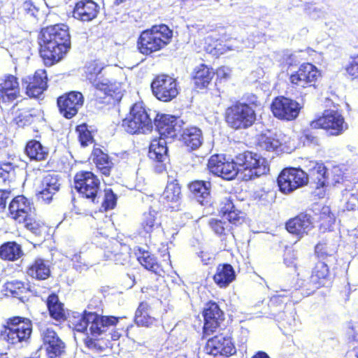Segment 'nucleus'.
Wrapping results in <instances>:
<instances>
[{"instance_id": "f257e3e1", "label": "nucleus", "mask_w": 358, "mask_h": 358, "mask_svg": "<svg viewBox=\"0 0 358 358\" xmlns=\"http://www.w3.org/2000/svg\"><path fill=\"white\" fill-rule=\"evenodd\" d=\"M119 317L113 315H103L95 311L85 310L73 316L71 321L73 329L80 333L89 334L83 338V343L88 350L101 352L108 347V340L103 336L108 329L115 326Z\"/></svg>"}, {"instance_id": "f03ea898", "label": "nucleus", "mask_w": 358, "mask_h": 358, "mask_svg": "<svg viewBox=\"0 0 358 358\" xmlns=\"http://www.w3.org/2000/svg\"><path fill=\"white\" fill-rule=\"evenodd\" d=\"M71 48L69 27L63 23L43 27L38 36V53L45 66L62 60Z\"/></svg>"}, {"instance_id": "7ed1b4c3", "label": "nucleus", "mask_w": 358, "mask_h": 358, "mask_svg": "<svg viewBox=\"0 0 358 358\" xmlns=\"http://www.w3.org/2000/svg\"><path fill=\"white\" fill-rule=\"evenodd\" d=\"M87 78L95 88L96 104L115 105L122 97L121 85L110 77L111 67L99 59L90 61L85 66Z\"/></svg>"}, {"instance_id": "20e7f679", "label": "nucleus", "mask_w": 358, "mask_h": 358, "mask_svg": "<svg viewBox=\"0 0 358 358\" xmlns=\"http://www.w3.org/2000/svg\"><path fill=\"white\" fill-rule=\"evenodd\" d=\"M261 106L258 96L255 94L245 95L229 105L224 112V120L227 127L234 131L247 130L257 121V108Z\"/></svg>"}, {"instance_id": "39448f33", "label": "nucleus", "mask_w": 358, "mask_h": 358, "mask_svg": "<svg viewBox=\"0 0 358 358\" xmlns=\"http://www.w3.org/2000/svg\"><path fill=\"white\" fill-rule=\"evenodd\" d=\"M173 36V31L167 24H154L141 31L136 40V49L140 54L151 57L166 48Z\"/></svg>"}, {"instance_id": "423d86ee", "label": "nucleus", "mask_w": 358, "mask_h": 358, "mask_svg": "<svg viewBox=\"0 0 358 358\" xmlns=\"http://www.w3.org/2000/svg\"><path fill=\"white\" fill-rule=\"evenodd\" d=\"M238 174L243 173V179L252 180L266 175L270 171V164L268 160L259 154L244 150L235 156Z\"/></svg>"}, {"instance_id": "0eeeda50", "label": "nucleus", "mask_w": 358, "mask_h": 358, "mask_svg": "<svg viewBox=\"0 0 358 358\" xmlns=\"http://www.w3.org/2000/svg\"><path fill=\"white\" fill-rule=\"evenodd\" d=\"M32 331L33 323L29 318L12 316L6 320L1 335L9 345L16 346L29 343Z\"/></svg>"}, {"instance_id": "6e6552de", "label": "nucleus", "mask_w": 358, "mask_h": 358, "mask_svg": "<svg viewBox=\"0 0 358 358\" xmlns=\"http://www.w3.org/2000/svg\"><path fill=\"white\" fill-rule=\"evenodd\" d=\"M73 186L81 198L94 204L100 203L102 195L101 180L92 171L81 170L76 172Z\"/></svg>"}, {"instance_id": "1a4fd4ad", "label": "nucleus", "mask_w": 358, "mask_h": 358, "mask_svg": "<svg viewBox=\"0 0 358 358\" xmlns=\"http://www.w3.org/2000/svg\"><path fill=\"white\" fill-rule=\"evenodd\" d=\"M122 127L129 134L145 133L152 128V120L142 102L134 103L122 120Z\"/></svg>"}, {"instance_id": "9d476101", "label": "nucleus", "mask_w": 358, "mask_h": 358, "mask_svg": "<svg viewBox=\"0 0 358 358\" xmlns=\"http://www.w3.org/2000/svg\"><path fill=\"white\" fill-rule=\"evenodd\" d=\"M321 77V71L315 65L310 62H303L299 66L297 70L289 74V81L296 90L315 89Z\"/></svg>"}, {"instance_id": "9b49d317", "label": "nucleus", "mask_w": 358, "mask_h": 358, "mask_svg": "<svg viewBox=\"0 0 358 358\" xmlns=\"http://www.w3.org/2000/svg\"><path fill=\"white\" fill-rule=\"evenodd\" d=\"M312 127L320 128L329 136H338L348 129V124L341 113L336 110H325L312 120Z\"/></svg>"}, {"instance_id": "f8f14e48", "label": "nucleus", "mask_w": 358, "mask_h": 358, "mask_svg": "<svg viewBox=\"0 0 358 358\" xmlns=\"http://www.w3.org/2000/svg\"><path fill=\"white\" fill-rule=\"evenodd\" d=\"M276 181L279 191L284 194H289L308 185L306 172L299 167L282 169Z\"/></svg>"}, {"instance_id": "ddd939ff", "label": "nucleus", "mask_w": 358, "mask_h": 358, "mask_svg": "<svg viewBox=\"0 0 358 358\" xmlns=\"http://www.w3.org/2000/svg\"><path fill=\"white\" fill-rule=\"evenodd\" d=\"M150 87L156 99L163 102H169L176 99L180 90L177 80L167 74L156 76Z\"/></svg>"}, {"instance_id": "4468645a", "label": "nucleus", "mask_w": 358, "mask_h": 358, "mask_svg": "<svg viewBox=\"0 0 358 358\" xmlns=\"http://www.w3.org/2000/svg\"><path fill=\"white\" fill-rule=\"evenodd\" d=\"M233 331L227 329L226 335L218 334L209 338L205 344L204 351L213 357H229L236 354V348L232 338Z\"/></svg>"}, {"instance_id": "2eb2a0df", "label": "nucleus", "mask_w": 358, "mask_h": 358, "mask_svg": "<svg viewBox=\"0 0 358 358\" xmlns=\"http://www.w3.org/2000/svg\"><path fill=\"white\" fill-rule=\"evenodd\" d=\"M301 109L302 106L297 101L285 96L275 97L271 103V110L273 116L283 121L296 120Z\"/></svg>"}, {"instance_id": "dca6fc26", "label": "nucleus", "mask_w": 358, "mask_h": 358, "mask_svg": "<svg viewBox=\"0 0 358 358\" xmlns=\"http://www.w3.org/2000/svg\"><path fill=\"white\" fill-rule=\"evenodd\" d=\"M85 102L83 94L76 90H71L61 94L57 98L59 113L64 118L71 120L75 117L83 108Z\"/></svg>"}, {"instance_id": "f3484780", "label": "nucleus", "mask_w": 358, "mask_h": 358, "mask_svg": "<svg viewBox=\"0 0 358 358\" xmlns=\"http://www.w3.org/2000/svg\"><path fill=\"white\" fill-rule=\"evenodd\" d=\"M203 318V336H210L221 329L225 320L224 311L213 300L207 301L201 312Z\"/></svg>"}, {"instance_id": "a211bd4d", "label": "nucleus", "mask_w": 358, "mask_h": 358, "mask_svg": "<svg viewBox=\"0 0 358 358\" xmlns=\"http://www.w3.org/2000/svg\"><path fill=\"white\" fill-rule=\"evenodd\" d=\"M207 166L210 173L224 180H234L238 176L235 157L229 159L224 155L215 154L209 158Z\"/></svg>"}, {"instance_id": "6ab92c4d", "label": "nucleus", "mask_w": 358, "mask_h": 358, "mask_svg": "<svg viewBox=\"0 0 358 358\" xmlns=\"http://www.w3.org/2000/svg\"><path fill=\"white\" fill-rule=\"evenodd\" d=\"M48 82L45 69H37L34 74L27 76L22 80L26 95L31 99L39 98L47 90Z\"/></svg>"}, {"instance_id": "aec40b11", "label": "nucleus", "mask_w": 358, "mask_h": 358, "mask_svg": "<svg viewBox=\"0 0 358 358\" xmlns=\"http://www.w3.org/2000/svg\"><path fill=\"white\" fill-rule=\"evenodd\" d=\"M154 123L159 137L158 138L172 141L175 140L181 131V125L176 116L161 114L155 118Z\"/></svg>"}, {"instance_id": "412c9836", "label": "nucleus", "mask_w": 358, "mask_h": 358, "mask_svg": "<svg viewBox=\"0 0 358 358\" xmlns=\"http://www.w3.org/2000/svg\"><path fill=\"white\" fill-rule=\"evenodd\" d=\"M137 251L138 252L136 253L137 260L145 269L158 275H162L171 268V262L169 255L162 260L157 261L154 255L148 250L138 248Z\"/></svg>"}, {"instance_id": "4be33fe9", "label": "nucleus", "mask_w": 358, "mask_h": 358, "mask_svg": "<svg viewBox=\"0 0 358 358\" xmlns=\"http://www.w3.org/2000/svg\"><path fill=\"white\" fill-rule=\"evenodd\" d=\"M313 228V217L306 211L299 213L285 222L286 230L298 239L307 236Z\"/></svg>"}, {"instance_id": "5701e85b", "label": "nucleus", "mask_w": 358, "mask_h": 358, "mask_svg": "<svg viewBox=\"0 0 358 358\" xmlns=\"http://www.w3.org/2000/svg\"><path fill=\"white\" fill-rule=\"evenodd\" d=\"M162 139L154 138L149 145L148 157L154 162V169L157 173L166 171V165L169 163V150L166 142Z\"/></svg>"}, {"instance_id": "b1692460", "label": "nucleus", "mask_w": 358, "mask_h": 358, "mask_svg": "<svg viewBox=\"0 0 358 358\" xmlns=\"http://www.w3.org/2000/svg\"><path fill=\"white\" fill-rule=\"evenodd\" d=\"M33 203L24 195H17L8 203L7 217L20 224L33 212Z\"/></svg>"}, {"instance_id": "393cba45", "label": "nucleus", "mask_w": 358, "mask_h": 358, "mask_svg": "<svg viewBox=\"0 0 358 358\" xmlns=\"http://www.w3.org/2000/svg\"><path fill=\"white\" fill-rule=\"evenodd\" d=\"M43 344L48 358H61L65 352V344L52 328H46L41 332Z\"/></svg>"}, {"instance_id": "a878e982", "label": "nucleus", "mask_w": 358, "mask_h": 358, "mask_svg": "<svg viewBox=\"0 0 358 358\" xmlns=\"http://www.w3.org/2000/svg\"><path fill=\"white\" fill-rule=\"evenodd\" d=\"M100 7L94 0H78L72 10L73 17L82 22H90L95 20L99 13Z\"/></svg>"}, {"instance_id": "bb28decb", "label": "nucleus", "mask_w": 358, "mask_h": 358, "mask_svg": "<svg viewBox=\"0 0 358 358\" xmlns=\"http://www.w3.org/2000/svg\"><path fill=\"white\" fill-rule=\"evenodd\" d=\"M308 283L313 289L331 287L333 278L329 266L322 261L317 262L312 268Z\"/></svg>"}, {"instance_id": "cd10ccee", "label": "nucleus", "mask_w": 358, "mask_h": 358, "mask_svg": "<svg viewBox=\"0 0 358 358\" xmlns=\"http://www.w3.org/2000/svg\"><path fill=\"white\" fill-rule=\"evenodd\" d=\"M22 96L18 78L12 74H6L0 79V99L4 103H11Z\"/></svg>"}, {"instance_id": "c85d7f7f", "label": "nucleus", "mask_w": 358, "mask_h": 358, "mask_svg": "<svg viewBox=\"0 0 358 358\" xmlns=\"http://www.w3.org/2000/svg\"><path fill=\"white\" fill-rule=\"evenodd\" d=\"M215 71L211 66L200 64L194 68L191 74V80L196 90H206L211 84Z\"/></svg>"}, {"instance_id": "c756f323", "label": "nucleus", "mask_w": 358, "mask_h": 358, "mask_svg": "<svg viewBox=\"0 0 358 358\" xmlns=\"http://www.w3.org/2000/svg\"><path fill=\"white\" fill-rule=\"evenodd\" d=\"M181 186L177 180L167 183L161 199L164 204L172 210H178L182 201Z\"/></svg>"}, {"instance_id": "7c9ffc66", "label": "nucleus", "mask_w": 358, "mask_h": 358, "mask_svg": "<svg viewBox=\"0 0 358 358\" xmlns=\"http://www.w3.org/2000/svg\"><path fill=\"white\" fill-rule=\"evenodd\" d=\"M25 273L31 280H46L51 275L50 266L45 259L36 257L27 265Z\"/></svg>"}, {"instance_id": "2f4dec72", "label": "nucleus", "mask_w": 358, "mask_h": 358, "mask_svg": "<svg viewBox=\"0 0 358 358\" xmlns=\"http://www.w3.org/2000/svg\"><path fill=\"white\" fill-rule=\"evenodd\" d=\"M179 140L190 150H195L203 143V132L196 126H189L179 133Z\"/></svg>"}, {"instance_id": "473e14b6", "label": "nucleus", "mask_w": 358, "mask_h": 358, "mask_svg": "<svg viewBox=\"0 0 358 358\" xmlns=\"http://www.w3.org/2000/svg\"><path fill=\"white\" fill-rule=\"evenodd\" d=\"M30 292L29 284L20 280H8L3 285L4 296L15 298L21 302H24L27 300V294Z\"/></svg>"}, {"instance_id": "72a5a7b5", "label": "nucleus", "mask_w": 358, "mask_h": 358, "mask_svg": "<svg viewBox=\"0 0 358 358\" xmlns=\"http://www.w3.org/2000/svg\"><path fill=\"white\" fill-rule=\"evenodd\" d=\"M45 304L51 319L59 323L67 320V310L56 293L52 292L48 296Z\"/></svg>"}, {"instance_id": "f704fd0d", "label": "nucleus", "mask_w": 358, "mask_h": 358, "mask_svg": "<svg viewBox=\"0 0 358 358\" xmlns=\"http://www.w3.org/2000/svg\"><path fill=\"white\" fill-rule=\"evenodd\" d=\"M59 188L60 184L57 176L48 174L43 177L41 181V190L38 194V199L49 203Z\"/></svg>"}, {"instance_id": "c9c22d12", "label": "nucleus", "mask_w": 358, "mask_h": 358, "mask_svg": "<svg viewBox=\"0 0 358 358\" xmlns=\"http://www.w3.org/2000/svg\"><path fill=\"white\" fill-rule=\"evenodd\" d=\"M327 168L322 162H315L313 166L306 173L308 182L309 179L316 189H324L328 185Z\"/></svg>"}, {"instance_id": "e433bc0d", "label": "nucleus", "mask_w": 358, "mask_h": 358, "mask_svg": "<svg viewBox=\"0 0 358 358\" xmlns=\"http://www.w3.org/2000/svg\"><path fill=\"white\" fill-rule=\"evenodd\" d=\"M187 187L193 197L201 205L209 203L211 189L209 181L195 180L191 181Z\"/></svg>"}, {"instance_id": "4c0bfd02", "label": "nucleus", "mask_w": 358, "mask_h": 358, "mask_svg": "<svg viewBox=\"0 0 358 358\" xmlns=\"http://www.w3.org/2000/svg\"><path fill=\"white\" fill-rule=\"evenodd\" d=\"M213 279L219 288H226L236 279L235 270L230 264H220L216 268Z\"/></svg>"}, {"instance_id": "58836bf2", "label": "nucleus", "mask_w": 358, "mask_h": 358, "mask_svg": "<svg viewBox=\"0 0 358 358\" xmlns=\"http://www.w3.org/2000/svg\"><path fill=\"white\" fill-rule=\"evenodd\" d=\"M157 214V212L154 210L143 213L140 222V234L150 237L155 230L161 227V221Z\"/></svg>"}, {"instance_id": "ea45409f", "label": "nucleus", "mask_w": 358, "mask_h": 358, "mask_svg": "<svg viewBox=\"0 0 358 358\" xmlns=\"http://www.w3.org/2000/svg\"><path fill=\"white\" fill-rule=\"evenodd\" d=\"M93 163L99 173L104 176H109L114 167L112 159L101 148H94L92 152Z\"/></svg>"}, {"instance_id": "a19ab883", "label": "nucleus", "mask_w": 358, "mask_h": 358, "mask_svg": "<svg viewBox=\"0 0 358 358\" xmlns=\"http://www.w3.org/2000/svg\"><path fill=\"white\" fill-rule=\"evenodd\" d=\"M24 152L31 161L41 162L48 159L49 150L35 139L28 141L25 145Z\"/></svg>"}, {"instance_id": "79ce46f5", "label": "nucleus", "mask_w": 358, "mask_h": 358, "mask_svg": "<svg viewBox=\"0 0 358 358\" xmlns=\"http://www.w3.org/2000/svg\"><path fill=\"white\" fill-rule=\"evenodd\" d=\"M220 213L227 216V222L233 225H239L244 222V213L238 210L230 199H225L221 203Z\"/></svg>"}, {"instance_id": "37998d69", "label": "nucleus", "mask_w": 358, "mask_h": 358, "mask_svg": "<svg viewBox=\"0 0 358 358\" xmlns=\"http://www.w3.org/2000/svg\"><path fill=\"white\" fill-rule=\"evenodd\" d=\"M24 255L20 244L16 241H7L0 245V258L8 262H15Z\"/></svg>"}, {"instance_id": "c03bdc74", "label": "nucleus", "mask_w": 358, "mask_h": 358, "mask_svg": "<svg viewBox=\"0 0 358 358\" xmlns=\"http://www.w3.org/2000/svg\"><path fill=\"white\" fill-rule=\"evenodd\" d=\"M38 120L37 110L33 108H22L17 110L13 122L17 127L24 128L34 124Z\"/></svg>"}, {"instance_id": "a18cd8bd", "label": "nucleus", "mask_w": 358, "mask_h": 358, "mask_svg": "<svg viewBox=\"0 0 358 358\" xmlns=\"http://www.w3.org/2000/svg\"><path fill=\"white\" fill-rule=\"evenodd\" d=\"M336 217L330 207L323 206L319 212L317 218L318 229L321 233L330 232L336 225Z\"/></svg>"}, {"instance_id": "49530a36", "label": "nucleus", "mask_w": 358, "mask_h": 358, "mask_svg": "<svg viewBox=\"0 0 358 358\" xmlns=\"http://www.w3.org/2000/svg\"><path fill=\"white\" fill-rule=\"evenodd\" d=\"M151 307L146 301H142L139 303L134 316V321L138 326L150 327L152 326L156 319L150 314Z\"/></svg>"}, {"instance_id": "de8ad7c7", "label": "nucleus", "mask_w": 358, "mask_h": 358, "mask_svg": "<svg viewBox=\"0 0 358 358\" xmlns=\"http://www.w3.org/2000/svg\"><path fill=\"white\" fill-rule=\"evenodd\" d=\"M281 145L280 140L270 132L261 133L257 137V146L262 150L276 151Z\"/></svg>"}, {"instance_id": "09e8293b", "label": "nucleus", "mask_w": 358, "mask_h": 358, "mask_svg": "<svg viewBox=\"0 0 358 358\" xmlns=\"http://www.w3.org/2000/svg\"><path fill=\"white\" fill-rule=\"evenodd\" d=\"M206 43L205 50L206 52L215 57H219L229 50V48L220 39L208 38Z\"/></svg>"}, {"instance_id": "8fccbe9b", "label": "nucleus", "mask_w": 358, "mask_h": 358, "mask_svg": "<svg viewBox=\"0 0 358 358\" xmlns=\"http://www.w3.org/2000/svg\"><path fill=\"white\" fill-rule=\"evenodd\" d=\"M208 225L211 230L219 236H226L232 229L227 221L217 218H211L208 221Z\"/></svg>"}, {"instance_id": "3c124183", "label": "nucleus", "mask_w": 358, "mask_h": 358, "mask_svg": "<svg viewBox=\"0 0 358 358\" xmlns=\"http://www.w3.org/2000/svg\"><path fill=\"white\" fill-rule=\"evenodd\" d=\"M291 301V296L287 292L282 294H276L269 300V307L273 310L283 311L286 305Z\"/></svg>"}, {"instance_id": "603ef678", "label": "nucleus", "mask_w": 358, "mask_h": 358, "mask_svg": "<svg viewBox=\"0 0 358 358\" xmlns=\"http://www.w3.org/2000/svg\"><path fill=\"white\" fill-rule=\"evenodd\" d=\"M78 139L82 147H87L94 143V139L92 131L86 123H82L76 127Z\"/></svg>"}, {"instance_id": "864d4df0", "label": "nucleus", "mask_w": 358, "mask_h": 358, "mask_svg": "<svg viewBox=\"0 0 358 358\" xmlns=\"http://www.w3.org/2000/svg\"><path fill=\"white\" fill-rule=\"evenodd\" d=\"M20 224H23L27 229L38 236L45 232L46 229V227L43 222L35 219L33 216V212L20 222Z\"/></svg>"}, {"instance_id": "5fc2aeb1", "label": "nucleus", "mask_w": 358, "mask_h": 358, "mask_svg": "<svg viewBox=\"0 0 358 358\" xmlns=\"http://www.w3.org/2000/svg\"><path fill=\"white\" fill-rule=\"evenodd\" d=\"M317 129H320V128L312 127L311 120L309 123L308 127L303 129L301 132V138L304 143L313 145H320V138L315 131Z\"/></svg>"}, {"instance_id": "6e6d98bb", "label": "nucleus", "mask_w": 358, "mask_h": 358, "mask_svg": "<svg viewBox=\"0 0 358 358\" xmlns=\"http://www.w3.org/2000/svg\"><path fill=\"white\" fill-rule=\"evenodd\" d=\"M333 246L334 245L330 244L327 240L319 241L314 248L315 256L320 259H325L331 256L335 249Z\"/></svg>"}, {"instance_id": "4d7b16f0", "label": "nucleus", "mask_w": 358, "mask_h": 358, "mask_svg": "<svg viewBox=\"0 0 358 358\" xmlns=\"http://www.w3.org/2000/svg\"><path fill=\"white\" fill-rule=\"evenodd\" d=\"M345 76L350 80L358 79V54L351 55L350 61L344 67Z\"/></svg>"}, {"instance_id": "13d9d810", "label": "nucleus", "mask_w": 358, "mask_h": 358, "mask_svg": "<svg viewBox=\"0 0 358 358\" xmlns=\"http://www.w3.org/2000/svg\"><path fill=\"white\" fill-rule=\"evenodd\" d=\"M117 195L113 192L112 189H105L101 207L105 211L114 209L117 204Z\"/></svg>"}, {"instance_id": "bf43d9fd", "label": "nucleus", "mask_w": 358, "mask_h": 358, "mask_svg": "<svg viewBox=\"0 0 358 358\" xmlns=\"http://www.w3.org/2000/svg\"><path fill=\"white\" fill-rule=\"evenodd\" d=\"M122 244L115 239L108 240V244L104 246L105 253L109 257H116L121 254Z\"/></svg>"}, {"instance_id": "052dcab7", "label": "nucleus", "mask_w": 358, "mask_h": 358, "mask_svg": "<svg viewBox=\"0 0 358 358\" xmlns=\"http://www.w3.org/2000/svg\"><path fill=\"white\" fill-rule=\"evenodd\" d=\"M345 181L346 178L344 174L341 172V170L337 169L334 173L333 178L331 179L332 185L334 187H338L339 185H343Z\"/></svg>"}, {"instance_id": "680f3d73", "label": "nucleus", "mask_w": 358, "mask_h": 358, "mask_svg": "<svg viewBox=\"0 0 358 358\" xmlns=\"http://www.w3.org/2000/svg\"><path fill=\"white\" fill-rule=\"evenodd\" d=\"M15 169V166L11 162H3L0 165V176L1 178H6L8 177V174L13 171Z\"/></svg>"}, {"instance_id": "e2e57ef3", "label": "nucleus", "mask_w": 358, "mask_h": 358, "mask_svg": "<svg viewBox=\"0 0 358 358\" xmlns=\"http://www.w3.org/2000/svg\"><path fill=\"white\" fill-rule=\"evenodd\" d=\"M10 196V192L0 189V213L4 211L7 201Z\"/></svg>"}, {"instance_id": "0e129e2a", "label": "nucleus", "mask_w": 358, "mask_h": 358, "mask_svg": "<svg viewBox=\"0 0 358 358\" xmlns=\"http://www.w3.org/2000/svg\"><path fill=\"white\" fill-rule=\"evenodd\" d=\"M215 73L220 80H227L230 78V71L224 66L217 68Z\"/></svg>"}, {"instance_id": "69168bd1", "label": "nucleus", "mask_w": 358, "mask_h": 358, "mask_svg": "<svg viewBox=\"0 0 358 358\" xmlns=\"http://www.w3.org/2000/svg\"><path fill=\"white\" fill-rule=\"evenodd\" d=\"M250 358H270V357L264 351L260 350L255 352Z\"/></svg>"}, {"instance_id": "338daca9", "label": "nucleus", "mask_w": 358, "mask_h": 358, "mask_svg": "<svg viewBox=\"0 0 358 358\" xmlns=\"http://www.w3.org/2000/svg\"><path fill=\"white\" fill-rule=\"evenodd\" d=\"M120 337L121 334L117 329H115L110 333V338L112 341H117Z\"/></svg>"}, {"instance_id": "774afa93", "label": "nucleus", "mask_w": 358, "mask_h": 358, "mask_svg": "<svg viewBox=\"0 0 358 358\" xmlns=\"http://www.w3.org/2000/svg\"><path fill=\"white\" fill-rule=\"evenodd\" d=\"M127 0H115V5H120L125 1H127Z\"/></svg>"}]
</instances>
